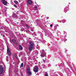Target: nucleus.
<instances>
[{"instance_id":"f8f14e48","label":"nucleus","mask_w":76,"mask_h":76,"mask_svg":"<svg viewBox=\"0 0 76 76\" xmlns=\"http://www.w3.org/2000/svg\"><path fill=\"white\" fill-rule=\"evenodd\" d=\"M37 6H35L34 7V10H37Z\"/></svg>"},{"instance_id":"ddd939ff","label":"nucleus","mask_w":76,"mask_h":76,"mask_svg":"<svg viewBox=\"0 0 76 76\" xmlns=\"http://www.w3.org/2000/svg\"><path fill=\"white\" fill-rule=\"evenodd\" d=\"M45 76H48V73H47V72H45Z\"/></svg>"},{"instance_id":"f3484780","label":"nucleus","mask_w":76,"mask_h":76,"mask_svg":"<svg viewBox=\"0 0 76 76\" xmlns=\"http://www.w3.org/2000/svg\"><path fill=\"white\" fill-rule=\"evenodd\" d=\"M15 58H17V55L16 54H15Z\"/></svg>"},{"instance_id":"1a4fd4ad","label":"nucleus","mask_w":76,"mask_h":76,"mask_svg":"<svg viewBox=\"0 0 76 76\" xmlns=\"http://www.w3.org/2000/svg\"><path fill=\"white\" fill-rule=\"evenodd\" d=\"M19 49L21 50H22L23 49L22 47V46H21V45H19Z\"/></svg>"},{"instance_id":"20e7f679","label":"nucleus","mask_w":76,"mask_h":76,"mask_svg":"<svg viewBox=\"0 0 76 76\" xmlns=\"http://www.w3.org/2000/svg\"><path fill=\"white\" fill-rule=\"evenodd\" d=\"M3 73V68L0 66V74H1Z\"/></svg>"},{"instance_id":"393cba45","label":"nucleus","mask_w":76,"mask_h":76,"mask_svg":"<svg viewBox=\"0 0 76 76\" xmlns=\"http://www.w3.org/2000/svg\"><path fill=\"white\" fill-rule=\"evenodd\" d=\"M63 41H65V40H63Z\"/></svg>"},{"instance_id":"a878e982","label":"nucleus","mask_w":76,"mask_h":76,"mask_svg":"<svg viewBox=\"0 0 76 76\" xmlns=\"http://www.w3.org/2000/svg\"><path fill=\"white\" fill-rule=\"evenodd\" d=\"M7 57H8V56H7Z\"/></svg>"},{"instance_id":"dca6fc26","label":"nucleus","mask_w":76,"mask_h":76,"mask_svg":"<svg viewBox=\"0 0 76 76\" xmlns=\"http://www.w3.org/2000/svg\"><path fill=\"white\" fill-rule=\"evenodd\" d=\"M26 27H27V28H29V26H28V25H26Z\"/></svg>"},{"instance_id":"6e6552de","label":"nucleus","mask_w":76,"mask_h":76,"mask_svg":"<svg viewBox=\"0 0 76 76\" xmlns=\"http://www.w3.org/2000/svg\"><path fill=\"white\" fill-rule=\"evenodd\" d=\"M2 3L4 5H6V4H7V2L6 1H5V0H2Z\"/></svg>"},{"instance_id":"5701e85b","label":"nucleus","mask_w":76,"mask_h":76,"mask_svg":"<svg viewBox=\"0 0 76 76\" xmlns=\"http://www.w3.org/2000/svg\"><path fill=\"white\" fill-rule=\"evenodd\" d=\"M21 31H23V30L22 29H21Z\"/></svg>"},{"instance_id":"412c9836","label":"nucleus","mask_w":76,"mask_h":76,"mask_svg":"<svg viewBox=\"0 0 76 76\" xmlns=\"http://www.w3.org/2000/svg\"><path fill=\"white\" fill-rule=\"evenodd\" d=\"M52 26H53V25L51 24V25H50V27H52Z\"/></svg>"},{"instance_id":"6ab92c4d","label":"nucleus","mask_w":76,"mask_h":76,"mask_svg":"<svg viewBox=\"0 0 76 76\" xmlns=\"http://www.w3.org/2000/svg\"><path fill=\"white\" fill-rule=\"evenodd\" d=\"M51 75V76H58L57 75Z\"/></svg>"},{"instance_id":"f03ea898","label":"nucleus","mask_w":76,"mask_h":76,"mask_svg":"<svg viewBox=\"0 0 76 76\" xmlns=\"http://www.w3.org/2000/svg\"><path fill=\"white\" fill-rule=\"evenodd\" d=\"M44 51V50H42V53L40 55V56H41L42 57H45V54H46V53Z\"/></svg>"},{"instance_id":"f257e3e1","label":"nucleus","mask_w":76,"mask_h":76,"mask_svg":"<svg viewBox=\"0 0 76 76\" xmlns=\"http://www.w3.org/2000/svg\"><path fill=\"white\" fill-rule=\"evenodd\" d=\"M30 46L28 47V49L29 51H32L34 46H35V44L33 42H29Z\"/></svg>"},{"instance_id":"7ed1b4c3","label":"nucleus","mask_w":76,"mask_h":76,"mask_svg":"<svg viewBox=\"0 0 76 76\" xmlns=\"http://www.w3.org/2000/svg\"><path fill=\"white\" fill-rule=\"evenodd\" d=\"M7 53L9 56H10V55H11V53H10V50H9V48L8 47V46H7Z\"/></svg>"},{"instance_id":"b1692460","label":"nucleus","mask_w":76,"mask_h":76,"mask_svg":"<svg viewBox=\"0 0 76 76\" xmlns=\"http://www.w3.org/2000/svg\"><path fill=\"white\" fill-rule=\"evenodd\" d=\"M26 32H28V31H26Z\"/></svg>"},{"instance_id":"cd10ccee","label":"nucleus","mask_w":76,"mask_h":76,"mask_svg":"<svg viewBox=\"0 0 76 76\" xmlns=\"http://www.w3.org/2000/svg\"><path fill=\"white\" fill-rule=\"evenodd\" d=\"M21 21H23V20H21Z\"/></svg>"},{"instance_id":"aec40b11","label":"nucleus","mask_w":76,"mask_h":76,"mask_svg":"<svg viewBox=\"0 0 76 76\" xmlns=\"http://www.w3.org/2000/svg\"><path fill=\"white\" fill-rule=\"evenodd\" d=\"M14 17H17V15H16L15 14L14 15Z\"/></svg>"},{"instance_id":"4be33fe9","label":"nucleus","mask_w":76,"mask_h":76,"mask_svg":"<svg viewBox=\"0 0 76 76\" xmlns=\"http://www.w3.org/2000/svg\"><path fill=\"white\" fill-rule=\"evenodd\" d=\"M6 60L7 61H8V59H7V58Z\"/></svg>"},{"instance_id":"a211bd4d","label":"nucleus","mask_w":76,"mask_h":76,"mask_svg":"<svg viewBox=\"0 0 76 76\" xmlns=\"http://www.w3.org/2000/svg\"><path fill=\"white\" fill-rule=\"evenodd\" d=\"M43 62L44 63H46V62H47V60H45L44 61H43Z\"/></svg>"},{"instance_id":"c85d7f7f","label":"nucleus","mask_w":76,"mask_h":76,"mask_svg":"<svg viewBox=\"0 0 76 76\" xmlns=\"http://www.w3.org/2000/svg\"><path fill=\"white\" fill-rule=\"evenodd\" d=\"M65 13H66V12H65Z\"/></svg>"},{"instance_id":"9d476101","label":"nucleus","mask_w":76,"mask_h":76,"mask_svg":"<svg viewBox=\"0 0 76 76\" xmlns=\"http://www.w3.org/2000/svg\"><path fill=\"white\" fill-rule=\"evenodd\" d=\"M12 42H13L15 44H16V40L15 39H13L12 40Z\"/></svg>"},{"instance_id":"bb28decb","label":"nucleus","mask_w":76,"mask_h":76,"mask_svg":"<svg viewBox=\"0 0 76 76\" xmlns=\"http://www.w3.org/2000/svg\"><path fill=\"white\" fill-rule=\"evenodd\" d=\"M4 35H3V37H4Z\"/></svg>"},{"instance_id":"423d86ee","label":"nucleus","mask_w":76,"mask_h":76,"mask_svg":"<svg viewBox=\"0 0 76 76\" xmlns=\"http://www.w3.org/2000/svg\"><path fill=\"white\" fill-rule=\"evenodd\" d=\"M27 74L28 75H31L32 74L31 72L30 71V69L29 68L27 69Z\"/></svg>"},{"instance_id":"4468645a","label":"nucleus","mask_w":76,"mask_h":76,"mask_svg":"<svg viewBox=\"0 0 76 76\" xmlns=\"http://www.w3.org/2000/svg\"><path fill=\"white\" fill-rule=\"evenodd\" d=\"M23 63H22L21 64V66H20V67H23Z\"/></svg>"},{"instance_id":"39448f33","label":"nucleus","mask_w":76,"mask_h":76,"mask_svg":"<svg viewBox=\"0 0 76 76\" xmlns=\"http://www.w3.org/2000/svg\"><path fill=\"white\" fill-rule=\"evenodd\" d=\"M27 3L29 5H31L32 4V1L31 0H28Z\"/></svg>"},{"instance_id":"0eeeda50","label":"nucleus","mask_w":76,"mask_h":76,"mask_svg":"<svg viewBox=\"0 0 76 76\" xmlns=\"http://www.w3.org/2000/svg\"><path fill=\"white\" fill-rule=\"evenodd\" d=\"M34 72H38V66H34Z\"/></svg>"},{"instance_id":"9b49d317","label":"nucleus","mask_w":76,"mask_h":76,"mask_svg":"<svg viewBox=\"0 0 76 76\" xmlns=\"http://www.w3.org/2000/svg\"><path fill=\"white\" fill-rule=\"evenodd\" d=\"M14 2L15 3V4H17L18 3V1L16 0L14 1Z\"/></svg>"},{"instance_id":"2eb2a0df","label":"nucleus","mask_w":76,"mask_h":76,"mask_svg":"<svg viewBox=\"0 0 76 76\" xmlns=\"http://www.w3.org/2000/svg\"><path fill=\"white\" fill-rule=\"evenodd\" d=\"M14 7H16H16H17V6H16V5L15 4L14 5Z\"/></svg>"}]
</instances>
